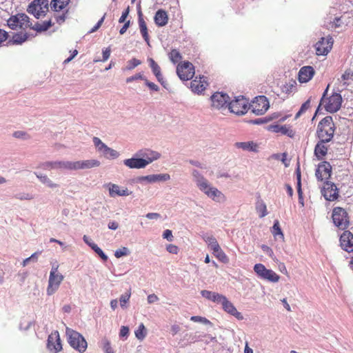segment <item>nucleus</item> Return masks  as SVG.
<instances>
[{"label": "nucleus", "mask_w": 353, "mask_h": 353, "mask_svg": "<svg viewBox=\"0 0 353 353\" xmlns=\"http://www.w3.org/2000/svg\"><path fill=\"white\" fill-rule=\"evenodd\" d=\"M201 295L208 299V300H210L213 302H215V303H221L223 297L225 296L222 295V294H220L219 293H216V292H211V291H208V290H202L201 292Z\"/></svg>", "instance_id": "c756f323"}, {"label": "nucleus", "mask_w": 353, "mask_h": 353, "mask_svg": "<svg viewBox=\"0 0 353 353\" xmlns=\"http://www.w3.org/2000/svg\"><path fill=\"white\" fill-rule=\"evenodd\" d=\"M145 85L152 90L154 91H158L159 90V88L157 85L155 83L149 81L148 79H144Z\"/></svg>", "instance_id": "13d9d810"}, {"label": "nucleus", "mask_w": 353, "mask_h": 353, "mask_svg": "<svg viewBox=\"0 0 353 353\" xmlns=\"http://www.w3.org/2000/svg\"><path fill=\"white\" fill-rule=\"evenodd\" d=\"M315 74L313 67L307 65L302 67L298 74V79L300 83H307L310 81Z\"/></svg>", "instance_id": "5701e85b"}, {"label": "nucleus", "mask_w": 353, "mask_h": 353, "mask_svg": "<svg viewBox=\"0 0 353 353\" xmlns=\"http://www.w3.org/2000/svg\"><path fill=\"white\" fill-rule=\"evenodd\" d=\"M64 276L61 274L50 273L48 285L47 287V294L50 296L53 294L59 288Z\"/></svg>", "instance_id": "f3484780"}, {"label": "nucleus", "mask_w": 353, "mask_h": 353, "mask_svg": "<svg viewBox=\"0 0 353 353\" xmlns=\"http://www.w3.org/2000/svg\"><path fill=\"white\" fill-rule=\"evenodd\" d=\"M130 12L129 6L123 12L121 17L119 19V23H123L125 21L126 18L128 17Z\"/></svg>", "instance_id": "052dcab7"}, {"label": "nucleus", "mask_w": 353, "mask_h": 353, "mask_svg": "<svg viewBox=\"0 0 353 353\" xmlns=\"http://www.w3.org/2000/svg\"><path fill=\"white\" fill-rule=\"evenodd\" d=\"M272 234L274 237L279 236L282 239H284V234L281 229L279 221L278 220L274 221Z\"/></svg>", "instance_id": "ea45409f"}, {"label": "nucleus", "mask_w": 353, "mask_h": 353, "mask_svg": "<svg viewBox=\"0 0 353 353\" xmlns=\"http://www.w3.org/2000/svg\"><path fill=\"white\" fill-rule=\"evenodd\" d=\"M105 19V15L97 22V23L91 29L90 32H94L97 30L102 25Z\"/></svg>", "instance_id": "338daca9"}, {"label": "nucleus", "mask_w": 353, "mask_h": 353, "mask_svg": "<svg viewBox=\"0 0 353 353\" xmlns=\"http://www.w3.org/2000/svg\"><path fill=\"white\" fill-rule=\"evenodd\" d=\"M192 176L200 190H205L207 188V185L208 184L207 179H205L196 170H194L192 171Z\"/></svg>", "instance_id": "c85d7f7f"}, {"label": "nucleus", "mask_w": 353, "mask_h": 353, "mask_svg": "<svg viewBox=\"0 0 353 353\" xmlns=\"http://www.w3.org/2000/svg\"><path fill=\"white\" fill-rule=\"evenodd\" d=\"M93 143L97 150L103 154L107 159H116L119 156V154L116 150L108 147L98 137L93 138Z\"/></svg>", "instance_id": "ddd939ff"}, {"label": "nucleus", "mask_w": 353, "mask_h": 353, "mask_svg": "<svg viewBox=\"0 0 353 353\" xmlns=\"http://www.w3.org/2000/svg\"><path fill=\"white\" fill-rule=\"evenodd\" d=\"M214 256L221 262L223 263H228L229 262V259L225 252L222 250L221 248H219L218 251H214L212 252Z\"/></svg>", "instance_id": "58836bf2"}, {"label": "nucleus", "mask_w": 353, "mask_h": 353, "mask_svg": "<svg viewBox=\"0 0 353 353\" xmlns=\"http://www.w3.org/2000/svg\"><path fill=\"white\" fill-rule=\"evenodd\" d=\"M190 320L194 322H200L203 323H209V321L206 318L200 316H193L190 318Z\"/></svg>", "instance_id": "6e6d98bb"}, {"label": "nucleus", "mask_w": 353, "mask_h": 353, "mask_svg": "<svg viewBox=\"0 0 353 353\" xmlns=\"http://www.w3.org/2000/svg\"><path fill=\"white\" fill-rule=\"evenodd\" d=\"M296 172H297V192L303 193L302 190H301V172L299 170V168L297 169Z\"/></svg>", "instance_id": "bf43d9fd"}, {"label": "nucleus", "mask_w": 353, "mask_h": 353, "mask_svg": "<svg viewBox=\"0 0 353 353\" xmlns=\"http://www.w3.org/2000/svg\"><path fill=\"white\" fill-rule=\"evenodd\" d=\"M163 238L168 239L170 241H172L173 240V236L172 231L170 230H165L163 234Z\"/></svg>", "instance_id": "680f3d73"}, {"label": "nucleus", "mask_w": 353, "mask_h": 353, "mask_svg": "<svg viewBox=\"0 0 353 353\" xmlns=\"http://www.w3.org/2000/svg\"><path fill=\"white\" fill-rule=\"evenodd\" d=\"M83 170L90 169L100 165V161L96 159L82 161Z\"/></svg>", "instance_id": "a19ab883"}, {"label": "nucleus", "mask_w": 353, "mask_h": 353, "mask_svg": "<svg viewBox=\"0 0 353 353\" xmlns=\"http://www.w3.org/2000/svg\"><path fill=\"white\" fill-rule=\"evenodd\" d=\"M129 334V328L126 326H122L121 330H120V332H119V336L121 337H124V336H127Z\"/></svg>", "instance_id": "e2e57ef3"}, {"label": "nucleus", "mask_w": 353, "mask_h": 353, "mask_svg": "<svg viewBox=\"0 0 353 353\" xmlns=\"http://www.w3.org/2000/svg\"><path fill=\"white\" fill-rule=\"evenodd\" d=\"M143 156L145 159H128L123 161V163L130 168H143L160 157V154L158 152L153 151H150L148 154H144Z\"/></svg>", "instance_id": "7ed1b4c3"}, {"label": "nucleus", "mask_w": 353, "mask_h": 353, "mask_svg": "<svg viewBox=\"0 0 353 353\" xmlns=\"http://www.w3.org/2000/svg\"><path fill=\"white\" fill-rule=\"evenodd\" d=\"M90 248L104 261L108 260V256L97 244L90 245Z\"/></svg>", "instance_id": "de8ad7c7"}, {"label": "nucleus", "mask_w": 353, "mask_h": 353, "mask_svg": "<svg viewBox=\"0 0 353 353\" xmlns=\"http://www.w3.org/2000/svg\"><path fill=\"white\" fill-rule=\"evenodd\" d=\"M329 85L325 89L323 97L321 99L320 105H322L325 110L330 113L337 112L341 106L342 97L339 93L333 92L332 94H328Z\"/></svg>", "instance_id": "f257e3e1"}, {"label": "nucleus", "mask_w": 353, "mask_h": 353, "mask_svg": "<svg viewBox=\"0 0 353 353\" xmlns=\"http://www.w3.org/2000/svg\"><path fill=\"white\" fill-rule=\"evenodd\" d=\"M148 61L150 63V66L152 70V72L157 77L159 82L161 83V85H163V78L162 76V74L161 72V68L159 65L154 61V60L152 58L148 59Z\"/></svg>", "instance_id": "2f4dec72"}, {"label": "nucleus", "mask_w": 353, "mask_h": 353, "mask_svg": "<svg viewBox=\"0 0 353 353\" xmlns=\"http://www.w3.org/2000/svg\"><path fill=\"white\" fill-rule=\"evenodd\" d=\"M68 341L71 347L80 353L85 352L88 343L84 337L78 332L70 328L66 329Z\"/></svg>", "instance_id": "20e7f679"}, {"label": "nucleus", "mask_w": 353, "mask_h": 353, "mask_svg": "<svg viewBox=\"0 0 353 353\" xmlns=\"http://www.w3.org/2000/svg\"><path fill=\"white\" fill-rule=\"evenodd\" d=\"M236 145L239 148H242L243 150L248 151L256 152L258 148L257 144L254 143L253 141L238 142L236 143Z\"/></svg>", "instance_id": "c9c22d12"}, {"label": "nucleus", "mask_w": 353, "mask_h": 353, "mask_svg": "<svg viewBox=\"0 0 353 353\" xmlns=\"http://www.w3.org/2000/svg\"><path fill=\"white\" fill-rule=\"evenodd\" d=\"M47 347L52 353H58L62 350L60 336L58 331L52 332L48 338Z\"/></svg>", "instance_id": "4468645a"}, {"label": "nucleus", "mask_w": 353, "mask_h": 353, "mask_svg": "<svg viewBox=\"0 0 353 353\" xmlns=\"http://www.w3.org/2000/svg\"><path fill=\"white\" fill-rule=\"evenodd\" d=\"M134 334H135L136 337L139 340L142 341L145 339V337L146 336V334H147V331H146V329H145L143 323H141L139 325L138 328L135 330Z\"/></svg>", "instance_id": "4c0bfd02"}, {"label": "nucleus", "mask_w": 353, "mask_h": 353, "mask_svg": "<svg viewBox=\"0 0 353 353\" xmlns=\"http://www.w3.org/2000/svg\"><path fill=\"white\" fill-rule=\"evenodd\" d=\"M248 100L243 96H239L228 104L231 112L236 114H244L248 110Z\"/></svg>", "instance_id": "1a4fd4ad"}, {"label": "nucleus", "mask_w": 353, "mask_h": 353, "mask_svg": "<svg viewBox=\"0 0 353 353\" xmlns=\"http://www.w3.org/2000/svg\"><path fill=\"white\" fill-rule=\"evenodd\" d=\"M8 26L12 30L17 28L26 29L31 28L32 23L29 17L24 13H19L12 15L7 21Z\"/></svg>", "instance_id": "0eeeda50"}, {"label": "nucleus", "mask_w": 353, "mask_h": 353, "mask_svg": "<svg viewBox=\"0 0 353 353\" xmlns=\"http://www.w3.org/2000/svg\"><path fill=\"white\" fill-rule=\"evenodd\" d=\"M201 191L203 192L208 197L211 198L215 201L220 202L225 199V196L217 188L211 187L209 183L207 185L205 190Z\"/></svg>", "instance_id": "a878e982"}, {"label": "nucleus", "mask_w": 353, "mask_h": 353, "mask_svg": "<svg viewBox=\"0 0 353 353\" xmlns=\"http://www.w3.org/2000/svg\"><path fill=\"white\" fill-rule=\"evenodd\" d=\"M310 107V100H307L305 103H303L299 110V111L296 113L295 117H299L303 113H304L307 110H308Z\"/></svg>", "instance_id": "3c124183"}, {"label": "nucleus", "mask_w": 353, "mask_h": 353, "mask_svg": "<svg viewBox=\"0 0 353 353\" xmlns=\"http://www.w3.org/2000/svg\"><path fill=\"white\" fill-rule=\"evenodd\" d=\"M353 77V72L350 70H346L344 74L341 76L343 80L346 81L351 79Z\"/></svg>", "instance_id": "0e129e2a"}, {"label": "nucleus", "mask_w": 353, "mask_h": 353, "mask_svg": "<svg viewBox=\"0 0 353 353\" xmlns=\"http://www.w3.org/2000/svg\"><path fill=\"white\" fill-rule=\"evenodd\" d=\"M139 26L141 34H142L144 40L149 44V35L148 32V28L145 21L142 17V14L139 12Z\"/></svg>", "instance_id": "473e14b6"}, {"label": "nucleus", "mask_w": 353, "mask_h": 353, "mask_svg": "<svg viewBox=\"0 0 353 353\" xmlns=\"http://www.w3.org/2000/svg\"><path fill=\"white\" fill-rule=\"evenodd\" d=\"M316 176L319 180L327 181L332 174V166L330 163L323 161L318 165L315 172Z\"/></svg>", "instance_id": "6ab92c4d"}, {"label": "nucleus", "mask_w": 353, "mask_h": 353, "mask_svg": "<svg viewBox=\"0 0 353 353\" xmlns=\"http://www.w3.org/2000/svg\"><path fill=\"white\" fill-rule=\"evenodd\" d=\"M52 25L53 23L50 19L41 23L37 22L34 26H31V29L36 30L38 32H41L48 30L50 27L52 26Z\"/></svg>", "instance_id": "72a5a7b5"}, {"label": "nucleus", "mask_w": 353, "mask_h": 353, "mask_svg": "<svg viewBox=\"0 0 353 353\" xmlns=\"http://www.w3.org/2000/svg\"><path fill=\"white\" fill-rule=\"evenodd\" d=\"M328 141H323L319 140L314 148V154L317 157L318 159H323V157L327 153V146L325 145Z\"/></svg>", "instance_id": "cd10ccee"}, {"label": "nucleus", "mask_w": 353, "mask_h": 353, "mask_svg": "<svg viewBox=\"0 0 353 353\" xmlns=\"http://www.w3.org/2000/svg\"><path fill=\"white\" fill-rule=\"evenodd\" d=\"M268 130L271 132L279 133L282 135H287L289 137H293L295 132L292 128L288 125L273 124L268 126Z\"/></svg>", "instance_id": "412c9836"}, {"label": "nucleus", "mask_w": 353, "mask_h": 353, "mask_svg": "<svg viewBox=\"0 0 353 353\" xmlns=\"http://www.w3.org/2000/svg\"><path fill=\"white\" fill-rule=\"evenodd\" d=\"M332 218L334 224L340 230H346L350 225V217L347 211L341 207L334 208Z\"/></svg>", "instance_id": "423d86ee"}, {"label": "nucleus", "mask_w": 353, "mask_h": 353, "mask_svg": "<svg viewBox=\"0 0 353 353\" xmlns=\"http://www.w3.org/2000/svg\"><path fill=\"white\" fill-rule=\"evenodd\" d=\"M208 83L204 77H196L190 83V88L195 93H201L208 86Z\"/></svg>", "instance_id": "b1692460"}, {"label": "nucleus", "mask_w": 353, "mask_h": 353, "mask_svg": "<svg viewBox=\"0 0 353 353\" xmlns=\"http://www.w3.org/2000/svg\"><path fill=\"white\" fill-rule=\"evenodd\" d=\"M322 194L326 200L332 201L338 199L339 190L334 183L327 181L324 183Z\"/></svg>", "instance_id": "2eb2a0df"}, {"label": "nucleus", "mask_w": 353, "mask_h": 353, "mask_svg": "<svg viewBox=\"0 0 353 353\" xmlns=\"http://www.w3.org/2000/svg\"><path fill=\"white\" fill-rule=\"evenodd\" d=\"M256 212L259 214V216L263 218L268 214L267 207L265 203L263 201H258L256 205Z\"/></svg>", "instance_id": "e433bc0d"}, {"label": "nucleus", "mask_w": 353, "mask_h": 353, "mask_svg": "<svg viewBox=\"0 0 353 353\" xmlns=\"http://www.w3.org/2000/svg\"><path fill=\"white\" fill-rule=\"evenodd\" d=\"M140 64H141V61L139 59H137L136 58H133L128 61V65L125 68V70H131Z\"/></svg>", "instance_id": "8fccbe9b"}, {"label": "nucleus", "mask_w": 353, "mask_h": 353, "mask_svg": "<svg viewBox=\"0 0 353 353\" xmlns=\"http://www.w3.org/2000/svg\"><path fill=\"white\" fill-rule=\"evenodd\" d=\"M161 215L158 213L150 212L146 214V217L149 219H159Z\"/></svg>", "instance_id": "774afa93"}, {"label": "nucleus", "mask_w": 353, "mask_h": 353, "mask_svg": "<svg viewBox=\"0 0 353 353\" xmlns=\"http://www.w3.org/2000/svg\"><path fill=\"white\" fill-rule=\"evenodd\" d=\"M154 19L157 26L159 27L165 26L168 22V13L163 10H159L157 11Z\"/></svg>", "instance_id": "bb28decb"}, {"label": "nucleus", "mask_w": 353, "mask_h": 353, "mask_svg": "<svg viewBox=\"0 0 353 353\" xmlns=\"http://www.w3.org/2000/svg\"><path fill=\"white\" fill-rule=\"evenodd\" d=\"M106 187L108 190L110 197H115L117 196H127L132 193V192L130 191L127 188H121L119 185L112 183H108Z\"/></svg>", "instance_id": "aec40b11"}, {"label": "nucleus", "mask_w": 353, "mask_h": 353, "mask_svg": "<svg viewBox=\"0 0 353 353\" xmlns=\"http://www.w3.org/2000/svg\"><path fill=\"white\" fill-rule=\"evenodd\" d=\"M28 34L26 33H17L15 34L13 37V43L16 44H21L28 39Z\"/></svg>", "instance_id": "79ce46f5"}, {"label": "nucleus", "mask_w": 353, "mask_h": 353, "mask_svg": "<svg viewBox=\"0 0 353 353\" xmlns=\"http://www.w3.org/2000/svg\"><path fill=\"white\" fill-rule=\"evenodd\" d=\"M128 254V249L126 248H123L121 249H119L115 251L114 256L117 258H120L123 256H125Z\"/></svg>", "instance_id": "5fc2aeb1"}, {"label": "nucleus", "mask_w": 353, "mask_h": 353, "mask_svg": "<svg viewBox=\"0 0 353 353\" xmlns=\"http://www.w3.org/2000/svg\"><path fill=\"white\" fill-rule=\"evenodd\" d=\"M48 10V0H34L27 9L28 13L33 14L37 19L45 15Z\"/></svg>", "instance_id": "6e6552de"}, {"label": "nucleus", "mask_w": 353, "mask_h": 353, "mask_svg": "<svg viewBox=\"0 0 353 353\" xmlns=\"http://www.w3.org/2000/svg\"><path fill=\"white\" fill-rule=\"evenodd\" d=\"M37 178L40 179V181L46 184L50 188H57L58 185L57 183H53L46 175L42 174H36Z\"/></svg>", "instance_id": "c03bdc74"}, {"label": "nucleus", "mask_w": 353, "mask_h": 353, "mask_svg": "<svg viewBox=\"0 0 353 353\" xmlns=\"http://www.w3.org/2000/svg\"><path fill=\"white\" fill-rule=\"evenodd\" d=\"M42 168L45 170L55 168L67 170V161H47L42 164Z\"/></svg>", "instance_id": "7c9ffc66"}, {"label": "nucleus", "mask_w": 353, "mask_h": 353, "mask_svg": "<svg viewBox=\"0 0 353 353\" xmlns=\"http://www.w3.org/2000/svg\"><path fill=\"white\" fill-rule=\"evenodd\" d=\"M333 40L332 37H322L315 44L316 53L317 55H326L332 49Z\"/></svg>", "instance_id": "dca6fc26"}, {"label": "nucleus", "mask_w": 353, "mask_h": 353, "mask_svg": "<svg viewBox=\"0 0 353 353\" xmlns=\"http://www.w3.org/2000/svg\"><path fill=\"white\" fill-rule=\"evenodd\" d=\"M341 234L339 242L341 248L347 252H353V234L345 230Z\"/></svg>", "instance_id": "a211bd4d"}, {"label": "nucleus", "mask_w": 353, "mask_h": 353, "mask_svg": "<svg viewBox=\"0 0 353 353\" xmlns=\"http://www.w3.org/2000/svg\"><path fill=\"white\" fill-rule=\"evenodd\" d=\"M130 296H131V292H130V290H129L127 292H125V294H122L120 296L119 301H120V305L121 307H123V308L126 307V304L129 301Z\"/></svg>", "instance_id": "49530a36"}, {"label": "nucleus", "mask_w": 353, "mask_h": 353, "mask_svg": "<svg viewBox=\"0 0 353 353\" xmlns=\"http://www.w3.org/2000/svg\"><path fill=\"white\" fill-rule=\"evenodd\" d=\"M221 303L222 305L223 309L226 312L235 316L239 320H242L243 319L241 313L237 311L234 305L230 301H229L225 296L223 297Z\"/></svg>", "instance_id": "393cba45"}, {"label": "nucleus", "mask_w": 353, "mask_h": 353, "mask_svg": "<svg viewBox=\"0 0 353 353\" xmlns=\"http://www.w3.org/2000/svg\"><path fill=\"white\" fill-rule=\"evenodd\" d=\"M269 107V101L265 96L256 97L250 104L252 112L256 115L263 114L268 110Z\"/></svg>", "instance_id": "f8f14e48"}, {"label": "nucleus", "mask_w": 353, "mask_h": 353, "mask_svg": "<svg viewBox=\"0 0 353 353\" xmlns=\"http://www.w3.org/2000/svg\"><path fill=\"white\" fill-rule=\"evenodd\" d=\"M176 73L180 79L188 81L194 77L195 73L194 67L192 63L184 61L177 65Z\"/></svg>", "instance_id": "9b49d317"}, {"label": "nucleus", "mask_w": 353, "mask_h": 353, "mask_svg": "<svg viewBox=\"0 0 353 353\" xmlns=\"http://www.w3.org/2000/svg\"><path fill=\"white\" fill-rule=\"evenodd\" d=\"M148 303L151 304L154 302H157L159 300L158 296L154 294H151L148 296Z\"/></svg>", "instance_id": "69168bd1"}, {"label": "nucleus", "mask_w": 353, "mask_h": 353, "mask_svg": "<svg viewBox=\"0 0 353 353\" xmlns=\"http://www.w3.org/2000/svg\"><path fill=\"white\" fill-rule=\"evenodd\" d=\"M166 250L168 252L176 254L179 252V248L173 244H170L167 246Z\"/></svg>", "instance_id": "4d7b16f0"}, {"label": "nucleus", "mask_w": 353, "mask_h": 353, "mask_svg": "<svg viewBox=\"0 0 353 353\" xmlns=\"http://www.w3.org/2000/svg\"><path fill=\"white\" fill-rule=\"evenodd\" d=\"M169 58L172 62L176 63L182 59V57L181 53L177 50L173 49L169 53Z\"/></svg>", "instance_id": "a18cd8bd"}, {"label": "nucleus", "mask_w": 353, "mask_h": 353, "mask_svg": "<svg viewBox=\"0 0 353 353\" xmlns=\"http://www.w3.org/2000/svg\"><path fill=\"white\" fill-rule=\"evenodd\" d=\"M335 125L331 117H325L318 124L316 134L319 140L330 141L334 136Z\"/></svg>", "instance_id": "f03ea898"}, {"label": "nucleus", "mask_w": 353, "mask_h": 353, "mask_svg": "<svg viewBox=\"0 0 353 353\" xmlns=\"http://www.w3.org/2000/svg\"><path fill=\"white\" fill-rule=\"evenodd\" d=\"M110 53H111V49L110 47L105 48V50H103V59H101V60H96L95 61L97 62V61H103V62H105L106 61L110 56Z\"/></svg>", "instance_id": "864d4df0"}, {"label": "nucleus", "mask_w": 353, "mask_h": 353, "mask_svg": "<svg viewBox=\"0 0 353 353\" xmlns=\"http://www.w3.org/2000/svg\"><path fill=\"white\" fill-rule=\"evenodd\" d=\"M230 97L222 92H216L211 97L212 107L220 109L223 108L228 102Z\"/></svg>", "instance_id": "4be33fe9"}, {"label": "nucleus", "mask_w": 353, "mask_h": 353, "mask_svg": "<svg viewBox=\"0 0 353 353\" xmlns=\"http://www.w3.org/2000/svg\"><path fill=\"white\" fill-rule=\"evenodd\" d=\"M145 179L150 183H154L156 181H165L170 179V174H152L145 177Z\"/></svg>", "instance_id": "f704fd0d"}, {"label": "nucleus", "mask_w": 353, "mask_h": 353, "mask_svg": "<svg viewBox=\"0 0 353 353\" xmlns=\"http://www.w3.org/2000/svg\"><path fill=\"white\" fill-rule=\"evenodd\" d=\"M102 347L105 353H114V350L111 347L110 341L106 338L102 340Z\"/></svg>", "instance_id": "09e8293b"}, {"label": "nucleus", "mask_w": 353, "mask_h": 353, "mask_svg": "<svg viewBox=\"0 0 353 353\" xmlns=\"http://www.w3.org/2000/svg\"><path fill=\"white\" fill-rule=\"evenodd\" d=\"M82 161H67V170H83Z\"/></svg>", "instance_id": "37998d69"}, {"label": "nucleus", "mask_w": 353, "mask_h": 353, "mask_svg": "<svg viewBox=\"0 0 353 353\" xmlns=\"http://www.w3.org/2000/svg\"><path fill=\"white\" fill-rule=\"evenodd\" d=\"M70 0H52L51 8L55 12L54 19L59 24L63 23L68 17L67 8Z\"/></svg>", "instance_id": "39448f33"}, {"label": "nucleus", "mask_w": 353, "mask_h": 353, "mask_svg": "<svg viewBox=\"0 0 353 353\" xmlns=\"http://www.w3.org/2000/svg\"><path fill=\"white\" fill-rule=\"evenodd\" d=\"M139 79H141V80L145 79L144 78L143 75L141 73H137V74H134L133 76L128 77L126 79V82L127 83H131V82H132L134 81H137V80H139Z\"/></svg>", "instance_id": "603ef678"}, {"label": "nucleus", "mask_w": 353, "mask_h": 353, "mask_svg": "<svg viewBox=\"0 0 353 353\" xmlns=\"http://www.w3.org/2000/svg\"><path fill=\"white\" fill-rule=\"evenodd\" d=\"M254 270L257 276L263 279L276 283L279 281L280 276L272 270L267 269L262 263H257L254 266Z\"/></svg>", "instance_id": "9d476101"}]
</instances>
